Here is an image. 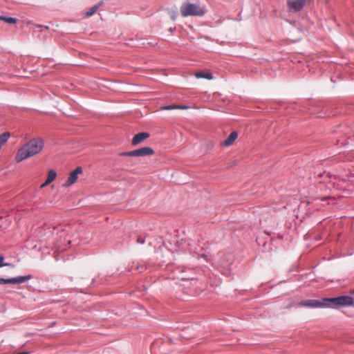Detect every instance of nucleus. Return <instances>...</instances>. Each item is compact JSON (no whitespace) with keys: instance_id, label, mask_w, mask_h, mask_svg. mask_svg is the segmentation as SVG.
I'll use <instances>...</instances> for the list:
<instances>
[{"instance_id":"6ab92c4d","label":"nucleus","mask_w":354,"mask_h":354,"mask_svg":"<svg viewBox=\"0 0 354 354\" xmlns=\"http://www.w3.org/2000/svg\"><path fill=\"white\" fill-rule=\"evenodd\" d=\"M170 15L173 20H175L176 19V12L175 11L171 12Z\"/></svg>"},{"instance_id":"f257e3e1","label":"nucleus","mask_w":354,"mask_h":354,"mask_svg":"<svg viewBox=\"0 0 354 354\" xmlns=\"http://www.w3.org/2000/svg\"><path fill=\"white\" fill-rule=\"evenodd\" d=\"M44 147V141L39 138H33L24 145L15 156L17 162H20L39 153Z\"/></svg>"},{"instance_id":"2eb2a0df","label":"nucleus","mask_w":354,"mask_h":354,"mask_svg":"<svg viewBox=\"0 0 354 354\" xmlns=\"http://www.w3.org/2000/svg\"><path fill=\"white\" fill-rule=\"evenodd\" d=\"M56 176H57L56 172L54 170L50 169L48 173L46 180H48L51 183L56 178Z\"/></svg>"},{"instance_id":"f03ea898","label":"nucleus","mask_w":354,"mask_h":354,"mask_svg":"<svg viewBox=\"0 0 354 354\" xmlns=\"http://www.w3.org/2000/svg\"><path fill=\"white\" fill-rule=\"evenodd\" d=\"M180 15L183 17L189 16H203L205 13L203 7L190 2H184L180 8Z\"/></svg>"},{"instance_id":"1a4fd4ad","label":"nucleus","mask_w":354,"mask_h":354,"mask_svg":"<svg viewBox=\"0 0 354 354\" xmlns=\"http://www.w3.org/2000/svg\"><path fill=\"white\" fill-rule=\"evenodd\" d=\"M149 137V133L147 132H142L135 135L132 139L131 143L136 146L143 142L145 140Z\"/></svg>"},{"instance_id":"f3484780","label":"nucleus","mask_w":354,"mask_h":354,"mask_svg":"<svg viewBox=\"0 0 354 354\" xmlns=\"http://www.w3.org/2000/svg\"><path fill=\"white\" fill-rule=\"evenodd\" d=\"M136 269L137 270H138L139 272H142L145 269V267L144 266H140L137 265Z\"/></svg>"},{"instance_id":"aec40b11","label":"nucleus","mask_w":354,"mask_h":354,"mask_svg":"<svg viewBox=\"0 0 354 354\" xmlns=\"http://www.w3.org/2000/svg\"><path fill=\"white\" fill-rule=\"evenodd\" d=\"M49 184H50V183L46 180V181L41 185V188H44V187L48 185Z\"/></svg>"},{"instance_id":"f8f14e48","label":"nucleus","mask_w":354,"mask_h":354,"mask_svg":"<svg viewBox=\"0 0 354 354\" xmlns=\"http://www.w3.org/2000/svg\"><path fill=\"white\" fill-rule=\"evenodd\" d=\"M188 106H178V105H169L162 106L161 108L162 110H173V109H187Z\"/></svg>"},{"instance_id":"4468645a","label":"nucleus","mask_w":354,"mask_h":354,"mask_svg":"<svg viewBox=\"0 0 354 354\" xmlns=\"http://www.w3.org/2000/svg\"><path fill=\"white\" fill-rule=\"evenodd\" d=\"M100 3L93 6L92 8L89 9L86 12H85V17H89L92 16L98 9Z\"/></svg>"},{"instance_id":"412c9836","label":"nucleus","mask_w":354,"mask_h":354,"mask_svg":"<svg viewBox=\"0 0 354 354\" xmlns=\"http://www.w3.org/2000/svg\"><path fill=\"white\" fill-rule=\"evenodd\" d=\"M352 294H354V289L351 292Z\"/></svg>"},{"instance_id":"20e7f679","label":"nucleus","mask_w":354,"mask_h":354,"mask_svg":"<svg viewBox=\"0 0 354 354\" xmlns=\"http://www.w3.org/2000/svg\"><path fill=\"white\" fill-rule=\"evenodd\" d=\"M154 153V151L152 148L149 147H145L136 150L125 152L124 155L127 156H151Z\"/></svg>"},{"instance_id":"a211bd4d","label":"nucleus","mask_w":354,"mask_h":354,"mask_svg":"<svg viewBox=\"0 0 354 354\" xmlns=\"http://www.w3.org/2000/svg\"><path fill=\"white\" fill-rule=\"evenodd\" d=\"M137 243H140V244H144L145 243V239L143 238L138 237L137 239Z\"/></svg>"},{"instance_id":"7ed1b4c3","label":"nucleus","mask_w":354,"mask_h":354,"mask_svg":"<svg viewBox=\"0 0 354 354\" xmlns=\"http://www.w3.org/2000/svg\"><path fill=\"white\" fill-rule=\"evenodd\" d=\"M326 307L354 306V299L350 296H340L333 298H324Z\"/></svg>"},{"instance_id":"423d86ee","label":"nucleus","mask_w":354,"mask_h":354,"mask_svg":"<svg viewBox=\"0 0 354 354\" xmlns=\"http://www.w3.org/2000/svg\"><path fill=\"white\" fill-rule=\"evenodd\" d=\"M82 173L81 167H77L75 170L69 174L67 180L63 185L64 187H68L73 185L77 180L78 175Z\"/></svg>"},{"instance_id":"ddd939ff","label":"nucleus","mask_w":354,"mask_h":354,"mask_svg":"<svg viewBox=\"0 0 354 354\" xmlns=\"http://www.w3.org/2000/svg\"><path fill=\"white\" fill-rule=\"evenodd\" d=\"M0 20H2L8 24H16L17 19L16 18L10 17H3L0 16Z\"/></svg>"},{"instance_id":"dca6fc26","label":"nucleus","mask_w":354,"mask_h":354,"mask_svg":"<svg viewBox=\"0 0 354 354\" xmlns=\"http://www.w3.org/2000/svg\"><path fill=\"white\" fill-rule=\"evenodd\" d=\"M4 257L0 255V267L10 266L8 263H3Z\"/></svg>"},{"instance_id":"9d476101","label":"nucleus","mask_w":354,"mask_h":354,"mask_svg":"<svg viewBox=\"0 0 354 354\" xmlns=\"http://www.w3.org/2000/svg\"><path fill=\"white\" fill-rule=\"evenodd\" d=\"M238 138V133L236 131L232 132L230 136L223 140L221 145L223 147H230L232 145Z\"/></svg>"},{"instance_id":"9b49d317","label":"nucleus","mask_w":354,"mask_h":354,"mask_svg":"<svg viewBox=\"0 0 354 354\" xmlns=\"http://www.w3.org/2000/svg\"><path fill=\"white\" fill-rule=\"evenodd\" d=\"M195 77L198 79L199 78H205L207 80H212L213 76L212 74L210 72H198L195 73Z\"/></svg>"},{"instance_id":"6e6552de","label":"nucleus","mask_w":354,"mask_h":354,"mask_svg":"<svg viewBox=\"0 0 354 354\" xmlns=\"http://www.w3.org/2000/svg\"><path fill=\"white\" fill-rule=\"evenodd\" d=\"M309 0H288V5L290 10L299 11Z\"/></svg>"},{"instance_id":"39448f33","label":"nucleus","mask_w":354,"mask_h":354,"mask_svg":"<svg viewBox=\"0 0 354 354\" xmlns=\"http://www.w3.org/2000/svg\"><path fill=\"white\" fill-rule=\"evenodd\" d=\"M326 305L327 304L325 303L324 299H322L321 301L315 299L304 300L301 301L298 304V306H304L307 308H322L326 307Z\"/></svg>"},{"instance_id":"0eeeda50","label":"nucleus","mask_w":354,"mask_h":354,"mask_svg":"<svg viewBox=\"0 0 354 354\" xmlns=\"http://www.w3.org/2000/svg\"><path fill=\"white\" fill-rule=\"evenodd\" d=\"M31 279L30 275L27 276H21L15 278H11V279H4V278H0V284H6V283H24L26 281Z\"/></svg>"}]
</instances>
